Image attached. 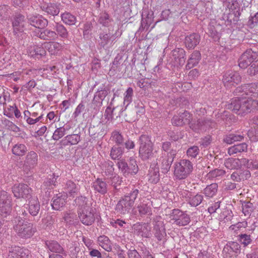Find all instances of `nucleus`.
<instances>
[{
    "mask_svg": "<svg viewBox=\"0 0 258 258\" xmlns=\"http://www.w3.org/2000/svg\"><path fill=\"white\" fill-rule=\"evenodd\" d=\"M227 108L238 115L244 116L251 111L257 110L258 102L249 97H237L231 99Z\"/></svg>",
    "mask_w": 258,
    "mask_h": 258,
    "instance_id": "1",
    "label": "nucleus"
},
{
    "mask_svg": "<svg viewBox=\"0 0 258 258\" xmlns=\"http://www.w3.org/2000/svg\"><path fill=\"white\" fill-rule=\"evenodd\" d=\"M12 222L14 231L18 236L22 238H29L36 231V229L33 224L25 221L20 216L15 217Z\"/></svg>",
    "mask_w": 258,
    "mask_h": 258,
    "instance_id": "2",
    "label": "nucleus"
},
{
    "mask_svg": "<svg viewBox=\"0 0 258 258\" xmlns=\"http://www.w3.org/2000/svg\"><path fill=\"white\" fill-rule=\"evenodd\" d=\"M110 93V88L109 85L102 84L99 87L95 93L93 100L90 105V108L94 110V113H97L103 105V101Z\"/></svg>",
    "mask_w": 258,
    "mask_h": 258,
    "instance_id": "3",
    "label": "nucleus"
},
{
    "mask_svg": "<svg viewBox=\"0 0 258 258\" xmlns=\"http://www.w3.org/2000/svg\"><path fill=\"white\" fill-rule=\"evenodd\" d=\"M140 145L139 153L143 160H148L153 157V143L148 135H142L139 139Z\"/></svg>",
    "mask_w": 258,
    "mask_h": 258,
    "instance_id": "4",
    "label": "nucleus"
},
{
    "mask_svg": "<svg viewBox=\"0 0 258 258\" xmlns=\"http://www.w3.org/2000/svg\"><path fill=\"white\" fill-rule=\"evenodd\" d=\"M193 170V164L186 159L180 160L174 164V174L177 179H184L187 177Z\"/></svg>",
    "mask_w": 258,
    "mask_h": 258,
    "instance_id": "5",
    "label": "nucleus"
},
{
    "mask_svg": "<svg viewBox=\"0 0 258 258\" xmlns=\"http://www.w3.org/2000/svg\"><path fill=\"white\" fill-rule=\"evenodd\" d=\"M110 31V29L108 28V32H103L99 34V45L101 47L104 49L108 48L109 46L114 43L113 41L122 35V30H120L119 28L113 34L111 33Z\"/></svg>",
    "mask_w": 258,
    "mask_h": 258,
    "instance_id": "6",
    "label": "nucleus"
},
{
    "mask_svg": "<svg viewBox=\"0 0 258 258\" xmlns=\"http://www.w3.org/2000/svg\"><path fill=\"white\" fill-rule=\"evenodd\" d=\"M12 211V199L10 194L5 191H0V215L7 218Z\"/></svg>",
    "mask_w": 258,
    "mask_h": 258,
    "instance_id": "7",
    "label": "nucleus"
},
{
    "mask_svg": "<svg viewBox=\"0 0 258 258\" xmlns=\"http://www.w3.org/2000/svg\"><path fill=\"white\" fill-rule=\"evenodd\" d=\"M117 166L124 176L128 177L130 175L136 174L139 170L137 161L134 159L131 158L128 163L123 160H119L117 163Z\"/></svg>",
    "mask_w": 258,
    "mask_h": 258,
    "instance_id": "8",
    "label": "nucleus"
},
{
    "mask_svg": "<svg viewBox=\"0 0 258 258\" xmlns=\"http://www.w3.org/2000/svg\"><path fill=\"white\" fill-rule=\"evenodd\" d=\"M188 124L193 131L196 133H200L206 131L209 128H212L215 125V122L209 119L198 120H192V119Z\"/></svg>",
    "mask_w": 258,
    "mask_h": 258,
    "instance_id": "9",
    "label": "nucleus"
},
{
    "mask_svg": "<svg viewBox=\"0 0 258 258\" xmlns=\"http://www.w3.org/2000/svg\"><path fill=\"white\" fill-rule=\"evenodd\" d=\"M185 51L182 48H176L172 50L169 60L174 67L182 66L185 62Z\"/></svg>",
    "mask_w": 258,
    "mask_h": 258,
    "instance_id": "10",
    "label": "nucleus"
},
{
    "mask_svg": "<svg viewBox=\"0 0 258 258\" xmlns=\"http://www.w3.org/2000/svg\"><path fill=\"white\" fill-rule=\"evenodd\" d=\"M14 196L17 198L30 199L31 198L32 190L27 184L24 183L15 184L12 188Z\"/></svg>",
    "mask_w": 258,
    "mask_h": 258,
    "instance_id": "11",
    "label": "nucleus"
},
{
    "mask_svg": "<svg viewBox=\"0 0 258 258\" xmlns=\"http://www.w3.org/2000/svg\"><path fill=\"white\" fill-rule=\"evenodd\" d=\"M256 52L251 49L246 50L238 59V65L241 69H245L257 58Z\"/></svg>",
    "mask_w": 258,
    "mask_h": 258,
    "instance_id": "12",
    "label": "nucleus"
},
{
    "mask_svg": "<svg viewBox=\"0 0 258 258\" xmlns=\"http://www.w3.org/2000/svg\"><path fill=\"white\" fill-rule=\"evenodd\" d=\"M28 23L31 26L40 29L45 28L48 25V21L42 15L29 14L27 16Z\"/></svg>",
    "mask_w": 258,
    "mask_h": 258,
    "instance_id": "13",
    "label": "nucleus"
},
{
    "mask_svg": "<svg viewBox=\"0 0 258 258\" xmlns=\"http://www.w3.org/2000/svg\"><path fill=\"white\" fill-rule=\"evenodd\" d=\"M241 77L239 73L232 70L227 71L223 76L222 81L225 86L230 87L234 84H238L241 82Z\"/></svg>",
    "mask_w": 258,
    "mask_h": 258,
    "instance_id": "14",
    "label": "nucleus"
},
{
    "mask_svg": "<svg viewBox=\"0 0 258 258\" xmlns=\"http://www.w3.org/2000/svg\"><path fill=\"white\" fill-rule=\"evenodd\" d=\"M192 119V115L188 111L185 110L183 112H180L178 115L174 116L171 119V122L175 126H182L190 123V121Z\"/></svg>",
    "mask_w": 258,
    "mask_h": 258,
    "instance_id": "15",
    "label": "nucleus"
},
{
    "mask_svg": "<svg viewBox=\"0 0 258 258\" xmlns=\"http://www.w3.org/2000/svg\"><path fill=\"white\" fill-rule=\"evenodd\" d=\"M84 208L81 211H78V217L80 221L85 225L90 226L94 223L95 221V216L92 211V209Z\"/></svg>",
    "mask_w": 258,
    "mask_h": 258,
    "instance_id": "16",
    "label": "nucleus"
},
{
    "mask_svg": "<svg viewBox=\"0 0 258 258\" xmlns=\"http://www.w3.org/2000/svg\"><path fill=\"white\" fill-rule=\"evenodd\" d=\"M171 216L174 222L179 226L187 225L190 221L189 216L178 209L172 210Z\"/></svg>",
    "mask_w": 258,
    "mask_h": 258,
    "instance_id": "17",
    "label": "nucleus"
},
{
    "mask_svg": "<svg viewBox=\"0 0 258 258\" xmlns=\"http://www.w3.org/2000/svg\"><path fill=\"white\" fill-rule=\"evenodd\" d=\"M154 236L158 240V243L161 246H165L166 241L167 234L165 228L161 222H156L154 229Z\"/></svg>",
    "mask_w": 258,
    "mask_h": 258,
    "instance_id": "18",
    "label": "nucleus"
},
{
    "mask_svg": "<svg viewBox=\"0 0 258 258\" xmlns=\"http://www.w3.org/2000/svg\"><path fill=\"white\" fill-rule=\"evenodd\" d=\"M11 21L13 32L15 34L18 32H23L25 23L24 15L21 14H16L12 18Z\"/></svg>",
    "mask_w": 258,
    "mask_h": 258,
    "instance_id": "19",
    "label": "nucleus"
},
{
    "mask_svg": "<svg viewBox=\"0 0 258 258\" xmlns=\"http://www.w3.org/2000/svg\"><path fill=\"white\" fill-rule=\"evenodd\" d=\"M67 198V194L64 193H58L54 195L51 203L52 209L55 210H59L61 208L64 206Z\"/></svg>",
    "mask_w": 258,
    "mask_h": 258,
    "instance_id": "20",
    "label": "nucleus"
},
{
    "mask_svg": "<svg viewBox=\"0 0 258 258\" xmlns=\"http://www.w3.org/2000/svg\"><path fill=\"white\" fill-rule=\"evenodd\" d=\"M28 249L19 246L12 247L9 250L8 258H29Z\"/></svg>",
    "mask_w": 258,
    "mask_h": 258,
    "instance_id": "21",
    "label": "nucleus"
},
{
    "mask_svg": "<svg viewBox=\"0 0 258 258\" xmlns=\"http://www.w3.org/2000/svg\"><path fill=\"white\" fill-rule=\"evenodd\" d=\"M133 205L125 197L122 198L116 205L115 210L116 213L125 215L128 213Z\"/></svg>",
    "mask_w": 258,
    "mask_h": 258,
    "instance_id": "22",
    "label": "nucleus"
},
{
    "mask_svg": "<svg viewBox=\"0 0 258 258\" xmlns=\"http://www.w3.org/2000/svg\"><path fill=\"white\" fill-rule=\"evenodd\" d=\"M201 41V36L198 33H191L187 35L184 39V44L187 49H194Z\"/></svg>",
    "mask_w": 258,
    "mask_h": 258,
    "instance_id": "23",
    "label": "nucleus"
},
{
    "mask_svg": "<svg viewBox=\"0 0 258 258\" xmlns=\"http://www.w3.org/2000/svg\"><path fill=\"white\" fill-rule=\"evenodd\" d=\"M27 53L31 57L39 59L46 55V51L43 47L33 45L28 47Z\"/></svg>",
    "mask_w": 258,
    "mask_h": 258,
    "instance_id": "24",
    "label": "nucleus"
},
{
    "mask_svg": "<svg viewBox=\"0 0 258 258\" xmlns=\"http://www.w3.org/2000/svg\"><path fill=\"white\" fill-rule=\"evenodd\" d=\"M176 155V151L175 150L171 149L169 152H167V157L163 159L161 163V169L163 172L167 173L169 170Z\"/></svg>",
    "mask_w": 258,
    "mask_h": 258,
    "instance_id": "25",
    "label": "nucleus"
},
{
    "mask_svg": "<svg viewBox=\"0 0 258 258\" xmlns=\"http://www.w3.org/2000/svg\"><path fill=\"white\" fill-rule=\"evenodd\" d=\"M38 155L33 151L29 152L25 157L24 166L28 169L34 168L37 164Z\"/></svg>",
    "mask_w": 258,
    "mask_h": 258,
    "instance_id": "26",
    "label": "nucleus"
},
{
    "mask_svg": "<svg viewBox=\"0 0 258 258\" xmlns=\"http://www.w3.org/2000/svg\"><path fill=\"white\" fill-rule=\"evenodd\" d=\"M133 228L138 235H141L143 237L149 238L150 235V228L148 223H137L133 226Z\"/></svg>",
    "mask_w": 258,
    "mask_h": 258,
    "instance_id": "27",
    "label": "nucleus"
},
{
    "mask_svg": "<svg viewBox=\"0 0 258 258\" xmlns=\"http://www.w3.org/2000/svg\"><path fill=\"white\" fill-rule=\"evenodd\" d=\"M252 127L247 132V136L252 142L258 141V115L254 116L251 119Z\"/></svg>",
    "mask_w": 258,
    "mask_h": 258,
    "instance_id": "28",
    "label": "nucleus"
},
{
    "mask_svg": "<svg viewBox=\"0 0 258 258\" xmlns=\"http://www.w3.org/2000/svg\"><path fill=\"white\" fill-rule=\"evenodd\" d=\"M65 190L66 191L65 194H67V196L74 198L78 195L80 191V185L73 181L68 180L66 183Z\"/></svg>",
    "mask_w": 258,
    "mask_h": 258,
    "instance_id": "29",
    "label": "nucleus"
},
{
    "mask_svg": "<svg viewBox=\"0 0 258 258\" xmlns=\"http://www.w3.org/2000/svg\"><path fill=\"white\" fill-rule=\"evenodd\" d=\"M29 214L32 216H36L40 209V205L38 199L37 198H32L29 201L28 204L27 205Z\"/></svg>",
    "mask_w": 258,
    "mask_h": 258,
    "instance_id": "30",
    "label": "nucleus"
},
{
    "mask_svg": "<svg viewBox=\"0 0 258 258\" xmlns=\"http://www.w3.org/2000/svg\"><path fill=\"white\" fill-rule=\"evenodd\" d=\"M36 36L40 39L46 41H51L56 40V35L54 30L53 31L48 29H45L43 31L38 32Z\"/></svg>",
    "mask_w": 258,
    "mask_h": 258,
    "instance_id": "31",
    "label": "nucleus"
},
{
    "mask_svg": "<svg viewBox=\"0 0 258 258\" xmlns=\"http://www.w3.org/2000/svg\"><path fill=\"white\" fill-rule=\"evenodd\" d=\"M201 59V54L199 51L195 50L188 58L185 66L186 70H190L196 66Z\"/></svg>",
    "mask_w": 258,
    "mask_h": 258,
    "instance_id": "32",
    "label": "nucleus"
},
{
    "mask_svg": "<svg viewBox=\"0 0 258 258\" xmlns=\"http://www.w3.org/2000/svg\"><path fill=\"white\" fill-rule=\"evenodd\" d=\"M186 201L191 207H196L200 205L204 200L203 196L199 194L193 195L191 192L185 196Z\"/></svg>",
    "mask_w": 258,
    "mask_h": 258,
    "instance_id": "33",
    "label": "nucleus"
},
{
    "mask_svg": "<svg viewBox=\"0 0 258 258\" xmlns=\"http://www.w3.org/2000/svg\"><path fill=\"white\" fill-rule=\"evenodd\" d=\"M60 4L59 3H49L48 5H44L40 6L41 9L47 14L52 16H56L59 13L60 10Z\"/></svg>",
    "mask_w": 258,
    "mask_h": 258,
    "instance_id": "34",
    "label": "nucleus"
},
{
    "mask_svg": "<svg viewBox=\"0 0 258 258\" xmlns=\"http://www.w3.org/2000/svg\"><path fill=\"white\" fill-rule=\"evenodd\" d=\"M149 181L152 183H157L160 179L159 168L155 165L150 166L149 173Z\"/></svg>",
    "mask_w": 258,
    "mask_h": 258,
    "instance_id": "35",
    "label": "nucleus"
},
{
    "mask_svg": "<svg viewBox=\"0 0 258 258\" xmlns=\"http://www.w3.org/2000/svg\"><path fill=\"white\" fill-rule=\"evenodd\" d=\"M53 29L55 31L56 39L58 37L63 39H67L69 36V32L67 28L61 24L55 23L53 25Z\"/></svg>",
    "mask_w": 258,
    "mask_h": 258,
    "instance_id": "36",
    "label": "nucleus"
},
{
    "mask_svg": "<svg viewBox=\"0 0 258 258\" xmlns=\"http://www.w3.org/2000/svg\"><path fill=\"white\" fill-rule=\"evenodd\" d=\"M93 187L95 190L102 195H105L107 192V184L101 178H98L93 182Z\"/></svg>",
    "mask_w": 258,
    "mask_h": 258,
    "instance_id": "37",
    "label": "nucleus"
},
{
    "mask_svg": "<svg viewBox=\"0 0 258 258\" xmlns=\"http://www.w3.org/2000/svg\"><path fill=\"white\" fill-rule=\"evenodd\" d=\"M113 22L111 17L106 12L100 13L98 16V22L102 26L109 27Z\"/></svg>",
    "mask_w": 258,
    "mask_h": 258,
    "instance_id": "38",
    "label": "nucleus"
},
{
    "mask_svg": "<svg viewBox=\"0 0 258 258\" xmlns=\"http://www.w3.org/2000/svg\"><path fill=\"white\" fill-rule=\"evenodd\" d=\"M59 176L56 175L54 173L50 174L43 182V186L48 189H53L57 185L56 179Z\"/></svg>",
    "mask_w": 258,
    "mask_h": 258,
    "instance_id": "39",
    "label": "nucleus"
},
{
    "mask_svg": "<svg viewBox=\"0 0 258 258\" xmlns=\"http://www.w3.org/2000/svg\"><path fill=\"white\" fill-rule=\"evenodd\" d=\"M140 189V184H138L134 186L133 188H132L130 193L125 195L124 196V197L127 199V201L133 205H134L135 200H136L139 194ZM142 191L141 189L140 190V191Z\"/></svg>",
    "mask_w": 258,
    "mask_h": 258,
    "instance_id": "40",
    "label": "nucleus"
},
{
    "mask_svg": "<svg viewBox=\"0 0 258 258\" xmlns=\"http://www.w3.org/2000/svg\"><path fill=\"white\" fill-rule=\"evenodd\" d=\"M247 145L245 143L235 145L228 149V153L230 155L241 152H246Z\"/></svg>",
    "mask_w": 258,
    "mask_h": 258,
    "instance_id": "41",
    "label": "nucleus"
},
{
    "mask_svg": "<svg viewBox=\"0 0 258 258\" xmlns=\"http://www.w3.org/2000/svg\"><path fill=\"white\" fill-rule=\"evenodd\" d=\"M45 245L49 250L53 252L62 253L64 251L62 247L55 240H47Z\"/></svg>",
    "mask_w": 258,
    "mask_h": 258,
    "instance_id": "42",
    "label": "nucleus"
},
{
    "mask_svg": "<svg viewBox=\"0 0 258 258\" xmlns=\"http://www.w3.org/2000/svg\"><path fill=\"white\" fill-rule=\"evenodd\" d=\"M244 136L243 135L231 133L224 137L223 142L227 144H232L235 142L241 141L244 140Z\"/></svg>",
    "mask_w": 258,
    "mask_h": 258,
    "instance_id": "43",
    "label": "nucleus"
},
{
    "mask_svg": "<svg viewBox=\"0 0 258 258\" xmlns=\"http://www.w3.org/2000/svg\"><path fill=\"white\" fill-rule=\"evenodd\" d=\"M98 242L100 246L107 251L112 250L111 243L109 238L105 235H101L98 237Z\"/></svg>",
    "mask_w": 258,
    "mask_h": 258,
    "instance_id": "44",
    "label": "nucleus"
},
{
    "mask_svg": "<svg viewBox=\"0 0 258 258\" xmlns=\"http://www.w3.org/2000/svg\"><path fill=\"white\" fill-rule=\"evenodd\" d=\"M233 16V14H232L231 12H224L219 19L222 21V24L230 26L232 24H235Z\"/></svg>",
    "mask_w": 258,
    "mask_h": 258,
    "instance_id": "45",
    "label": "nucleus"
},
{
    "mask_svg": "<svg viewBox=\"0 0 258 258\" xmlns=\"http://www.w3.org/2000/svg\"><path fill=\"white\" fill-rule=\"evenodd\" d=\"M124 152V148L121 146L115 145L113 146L110 150V156L113 160H118L121 157Z\"/></svg>",
    "mask_w": 258,
    "mask_h": 258,
    "instance_id": "46",
    "label": "nucleus"
},
{
    "mask_svg": "<svg viewBox=\"0 0 258 258\" xmlns=\"http://www.w3.org/2000/svg\"><path fill=\"white\" fill-rule=\"evenodd\" d=\"M12 151L16 156H22L27 152V149L24 144L17 143L13 147Z\"/></svg>",
    "mask_w": 258,
    "mask_h": 258,
    "instance_id": "47",
    "label": "nucleus"
},
{
    "mask_svg": "<svg viewBox=\"0 0 258 258\" xmlns=\"http://www.w3.org/2000/svg\"><path fill=\"white\" fill-rule=\"evenodd\" d=\"M218 184L216 183L208 185L204 189V194L208 198H212L216 195L218 190Z\"/></svg>",
    "mask_w": 258,
    "mask_h": 258,
    "instance_id": "48",
    "label": "nucleus"
},
{
    "mask_svg": "<svg viewBox=\"0 0 258 258\" xmlns=\"http://www.w3.org/2000/svg\"><path fill=\"white\" fill-rule=\"evenodd\" d=\"M224 165L227 169L237 170L240 166V163L237 158H229L225 160Z\"/></svg>",
    "mask_w": 258,
    "mask_h": 258,
    "instance_id": "49",
    "label": "nucleus"
},
{
    "mask_svg": "<svg viewBox=\"0 0 258 258\" xmlns=\"http://www.w3.org/2000/svg\"><path fill=\"white\" fill-rule=\"evenodd\" d=\"M139 215L141 217H144L145 215H149L152 214L151 207L148 204L144 203H141L137 207Z\"/></svg>",
    "mask_w": 258,
    "mask_h": 258,
    "instance_id": "50",
    "label": "nucleus"
},
{
    "mask_svg": "<svg viewBox=\"0 0 258 258\" xmlns=\"http://www.w3.org/2000/svg\"><path fill=\"white\" fill-rule=\"evenodd\" d=\"M44 45L45 48L51 53H54L55 51H58L61 48V45L59 43L54 41L45 42Z\"/></svg>",
    "mask_w": 258,
    "mask_h": 258,
    "instance_id": "51",
    "label": "nucleus"
},
{
    "mask_svg": "<svg viewBox=\"0 0 258 258\" xmlns=\"http://www.w3.org/2000/svg\"><path fill=\"white\" fill-rule=\"evenodd\" d=\"M11 10L7 5L0 6V20L9 19L10 18Z\"/></svg>",
    "mask_w": 258,
    "mask_h": 258,
    "instance_id": "52",
    "label": "nucleus"
},
{
    "mask_svg": "<svg viewBox=\"0 0 258 258\" xmlns=\"http://www.w3.org/2000/svg\"><path fill=\"white\" fill-rule=\"evenodd\" d=\"M61 19L62 21L69 25L75 24L76 22V17L70 13H64L61 15Z\"/></svg>",
    "mask_w": 258,
    "mask_h": 258,
    "instance_id": "53",
    "label": "nucleus"
},
{
    "mask_svg": "<svg viewBox=\"0 0 258 258\" xmlns=\"http://www.w3.org/2000/svg\"><path fill=\"white\" fill-rule=\"evenodd\" d=\"M237 237L238 241L242 244L244 247L247 246L252 241L251 236L245 233L240 234L237 235Z\"/></svg>",
    "mask_w": 258,
    "mask_h": 258,
    "instance_id": "54",
    "label": "nucleus"
},
{
    "mask_svg": "<svg viewBox=\"0 0 258 258\" xmlns=\"http://www.w3.org/2000/svg\"><path fill=\"white\" fill-rule=\"evenodd\" d=\"M134 91L132 88L129 87L124 94L123 104L125 105V108L132 101Z\"/></svg>",
    "mask_w": 258,
    "mask_h": 258,
    "instance_id": "55",
    "label": "nucleus"
},
{
    "mask_svg": "<svg viewBox=\"0 0 258 258\" xmlns=\"http://www.w3.org/2000/svg\"><path fill=\"white\" fill-rule=\"evenodd\" d=\"M63 219L69 225H74L77 222V215L71 212H66L64 214Z\"/></svg>",
    "mask_w": 258,
    "mask_h": 258,
    "instance_id": "56",
    "label": "nucleus"
},
{
    "mask_svg": "<svg viewBox=\"0 0 258 258\" xmlns=\"http://www.w3.org/2000/svg\"><path fill=\"white\" fill-rule=\"evenodd\" d=\"M108 182L114 187V189L118 190L120 188L119 186L121 184V180L119 176L116 175L111 177L108 179Z\"/></svg>",
    "mask_w": 258,
    "mask_h": 258,
    "instance_id": "57",
    "label": "nucleus"
},
{
    "mask_svg": "<svg viewBox=\"0 0 258 258\" xmlns=\"http://www.w3.org/2000/svg\"><path fill=\"white\" fill-rule=\"evenodd\" d=\"M246 86L248 95L251 94V96H252L253 97H257L258 96V82L247 84Z\"/></svg>",
    "mask_w": 258,
    "mask_h": 258,
    "instance_id": "58",
    "label": "nucleus"
},
{
    "mask_svg": "<svg viewBox=\"0 0 258 258\" xmlns=\"http://www.w3.org/2000/svg\"><path fill=\"white\" fill-rule=\"evenodd\" d=\"M67 129L64 126L57 128L54 132L52 135V139L55 141H58L66 135Z\"/></svg>",
    "mask_w": 258,
    "mask_h": 258,
    "instance_id": "59",
    "label": "nucleus"
},
{
    "mask_svg": "<svg viewBox=\"0 0 258 258\" xmlns=\"http://www.w3.org/2000/svg\"><path fill=\"white\" fill-rule=\"evenodd\" d=\"M225 174V171L222 169H215L210 171L207 175L208 179H213L217 177L221 176Z\"/></svg>",
    "mask_w": 258,
    "mask_h": 258,
    "instance_id": "60",
    "label": "nucleus"
},
{
    "mask_svg": "<svg viewBox=\"0 0 258 258\" xmlns=\"http://www.w3.org/2000/svg\"><path fill=\"white\" fill-rule=\"evenodd\" d=\"M229 9L231 10V13L233 14V17L234 19L235 24H237L238 21L240 20L239 17L241 14L239 4L238 3L237 7L231 6V7L229 8Z\"/></svg>",
    "mask_w": 258,
    "mask_h": 258,
    "instance_id": "61",
    "label": "nucleus"
},
{
    "mask_svg": "<svg viewBox=\"0 0 258 258\" xmlns=\"http://www.w3.org/2000/svg\"><path fill=\"white\" fill-rule=\"evenodd\" d=\"M87 198L84 196L78 197L75 200V203L79 207L78 211H81V209L86 208L87 204Z\"/></svg>",
    "mask_w": 258,
    "mask_h": 258,
    "instance_id": "62",
    "label": "nucleus"
},
{
    "mask_svg": "<svg viewBox=\"0 0 258 258\" xmlns=\"http://www.w3.org/2000/svg\"><path fill=\"white\" fill-rule=\"evenodd\" d=\"M247 90L246 84H244L237 87L234 90L233 93L235 95L241 96L242 97H244V95H248Z\"/></svg>",
    "mask_w": 258,
    "mask_h": 258,
    "instance_id": "63",
    "label": "nucleus"
},
{
    "mask_svg": "<svg viewBox=\"0 0 258 258\" xmlns=\"http://www.w3.org/2000/svg\"><path fill=\"white\" fill-rule=\"evenodd\" d=\"M242 212L246 215H248L253 210V204L250 202H244L242 204Z\"/></svg>",
    "mask_w": 258,
    "mask_h": 258,
    "instance_id": "64",
    "label": "nucleus"
}]
</instances>
